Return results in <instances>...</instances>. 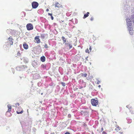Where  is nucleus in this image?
I'll return each mask as SVG.
<instances>
[{"instance_id":"1","label":"nucleus","mask_w":134,"mask_h":134,"mask_svg":"<svg viewBox=\"0 0 134 134\" xmlns=\"http://www.w3.org/2000/svg\"><path fill=\"white\" fill-rule=\"evenodd\" d=\"M9 40L8 42H7V46L8 47V46H9L10 47L11 46V45H13V39L12 37H10L8 38Z\"/></svg>"},{"instance_id":"2","label":"nucleus","mask_w":134,"mask_h":134,"mask_svg":"<svg viewBox=\"0 0 134 134\" xmlns=\"http://www.w3.org/2000/svg\"><path fill=\"white\" fill-rule=\"evenodd\" d=\"M91 103L92 105L93 106H96L98 103V101L97 100L95 99H91Z\"/></svg>"},{"instance_id":"3","label":"nucleus","mask_w":134,"mask_h":134,"mask_svg":"<svg viewBox=\"0 0 134 134\" xmlns=\"http://www.w3.org/2000/svg\"><path fill=\"white\" fill-rule=\"evenodd\" d=\"M27 29L28 30H32L33 29V26L32 24L31 23H28L26 25Z\"/></svg>"},{"instance_id":"4","label":"nucleus","mask_w":134,"mask_h":134,"mask_svg":"<svg viewBox=\"0 0 134 134\" xmlns=\"http://www.w3.org/2000/svg\"><path fill=\"white\" fill-rule=\"evenodd\" d=\"M38 3L36 2H33L32 3V8L34 9L37 8L38 6Z\"/></svg>"},{"instance_id":"5","label":"nucleus","mask_w":134,"mask_h":134,"mask_svg":"<svg viewBox=\"0 0 134 134\" xmlns=\"http://www.w3.org/2000/svg\"><path fill=\"white\" fill-rule=\"evenodd\" d=\"M126 21L128 27H129H129H130L131 26L132 27V25L131 23L130 20L129 18H126Z\"/></svg>"},{"instance_id":"6","label":"nucleus","mask_w":134,"mask_h":134,"mask_svg":"<svg viewBox=\"0 0 134 134\" xmlns=\"http://www.w3.org/2000/svg\"><path fill=\"white\" fill-rule=\"evenodd\" d=\"M126 107L129 108V109H130V108L131 109L130 110V112L132 114H134V109L132 108V107L131 106H130V105H127Z\"/></svg>"},{"instance_id":"7","label":"nucleus","mask_w":134,"mask_h":134,"mask_svg":"<svg viewBox=\"0 0 134 134\" xmlns=\"http://www.w3.org/2000/svg\"><path fill=\"white\" fill-rule=\"evenodd\" d=\"M35 40L37 43H40V39H39V37L38 36H36L35 38Z\"/></svg>"},{"instance_id":"8","label":"nucleus","mask_w":134,"mask_h":134,"mask_svg":"<svg viewBox=\"0 0 134 134\" xmlns=\"http://www.w3.org/2000/svg\"><path fill=\"white\" fill-rule=\"evenodd\" d=\"M55 7H57L58 8H59L60 7H62V5L61 4H59L58 2H57L55 3Z\"/></svg>"},{"instance_id":"9","label":"nucleus","mask_w":134,"mask_h":134,"mask_svg":"<svg viewBox=\"0 0 134 134\" xmlns=\"http://www.w3.org/2000/svg\"><path fill=\"white\" fill-rule=\"evenodd\" d=\"M130 28L129 29V30L130 32V34L131 35H133V29L132 28V26H131L130 27H129Z\"/></svg>"},{"instance_id":"10","label":"nucleus","mask_w":134,"mask_h":134,"mask_svg":"<svg viewBox=\"0 0 134 134\" xmlns=\"http://www.w3.org/2000/svg\"><path fill=\"white\" fill-rule=\"evenodd\" d=\"M7 107L8 108V110L7 112H10L11 111V109H12V107L9 104H8L7 105Z\"/></svg>"},{"instance_id":"11","label":"nucleus","mask_w":134,"mask_h":134,"mask_svg":"<svg viewBox=\"0 0 134 134\" xmlns=\"http://www.w3.org/2000/svg\"><path fill=\"white\" fill-rule=\"evenodd\" d=\"M42 62H44L45 61V58L44 56H43L40 58Z\"/></svg>"},{"instance_id":"12","label":"nucleus","mask_w":134,"mask_h":134,"mask_svg":"<svg viewBox=\"0 0 134 134\" xmlns=\"http://www.w3.org/2000/svg\"><path fill=\"white\" fill-rule=\"evenodd\" d=\"M23 46L24 48L25 49H27L28 48V45L26 43H24L23 44Z\"/></svg>"},{"instance_id":"13","label":"nucleus","mask_w":134,"mask_h":134,"mask_svg":"<svg viewBox=\"0 0 134 134\" xmlns=\"http://www.w3.org/2000/svg\"><path fill=\"white\" fill-rule=\"evenodd\" d=\"M65 45L66 46H69V49H71L72 47V45L71 44H70L69 43H66L65 44Z\"/></svg>"},{"instance_id":"14","label":"nucleus","mask_w":134,"mask_h":134,"mask_svg":"<svg viewBox=\"0 0 134 134\" xmlns=\"http://www.w3.org/2000/svg\"><path fill=\"white\" fill-rule=\"evenodd\" d=\"M89 14L90 13L89 12H87L86 14L84 15V16L83 17V18L84 19L87 17L88 16Z\"/></svg>"},{"instance_id":"15","label":"nucleus","mask_w":134,"mask_h":134,"mask_svg":"<svg viewBox=\"0 0 134 134\" xmlns=\"http://www.w3.org/2000/svg\"><path fill=\"white\" fill-rule=\"evenodd\" d=\"M21 109V111H20L19 110H18V111H16V113L17 114H21L23 112V109H21V108H20Z\"/></svg>"},{"instance_id":"16","label":"nucleus","mask_w":134,"mask_h":134,"mask_svg":"<svg viewBox=\"0 0 134 134\" xmlns=\"http://www.w3.org/2000/svg\"><path fill=\"white\" fill-rule=\"evenodd\" d=\"M62 38L63 41V42L64 43L66 42V40L64 36H62Z\"/></svg>"},{"instance_id":"17","label":"nucleus","mask_w":134,"mask_h":134,"mask_svg":"<svg viewBox=\"0 0 134 134\" xmlns=\"http://www.w3.org/2000/svg\"><path fill=\"white\" fill-rule=\"evenodd\" d=\"M103 130V128L102 127L101 129V130L100 129V128H99V129H98L97 130V131L99 132H102Z\"/></svg>"},{"instance_id":"18","label":"nucleus","mask_w":134,"mask_h":134,"mask_svg":"<svg viewBox=\"0 0 134 134\" xmlns=\"http://www.w3.org/2000/svg\"><path fill=\"white\" fill-rule=\"evenodd\" d=\"M81 76L82 77H86L87 76V74L86 73H85L84 74H81Z\"/></svg>"},{"instance_id":"19","label":"nucleus","mask_w":134,"mask_h":134,"mask_svg":"<svg viewBox=\"0 0 134 134\" xmlns=\"http://www.w3.org/2000/svg\"><path fill=\"white\" fill-rule=\"evenodd\" d=\"M120 130V128L119 126L117 127L115 129V130L117 131H119Z\"/></svg>"},{"instance_id":"20","label":"nucleus","mask_w":134,"mask_h":134,"mask_svg":"<svg viewBox=\"0 0 134 134\" xmlns=\"http://www.w3.org/2000/svg\"><path fill=\"white\" fill-rule=\"evenodd\" d=\"M21 54L20 53V52H18L17 54V57H20L21 56Z\"/></svg>"},{"instance_id":"21","label":"nucleus","mask_w":134,"mask_h":134,"mask_svg":"<svg viewBox=\"0 0 134 134\" xmlns=\"http://www.w3.org/2000/svg\"><path fill=\"white\" fill-rule=\"evenodd\" d=\"M46 66L45 65H44L43 64H42L41 65V67L43 68H46Z\"/></svg>"},{"instance_id":"22","label":"nucleus","mask_w":134,"mask_h":134,"mask_svg":"<svg viewBox=\"0 0 134 134\" xmlns=\"http://www.w3.org/2000/svg\"><path fill=\"white\" fill-rule=\"evenodd\" d=\"M19 105V103H17L15 104V107H18Z\"/></svg>"},{"instance_id":"23","label":"nucleus","mask_w":134,"mask_h":134,"mask_svg":"<svg viewBox=\"0 0 134 134\" xmlns=\"http://www.w3.org/2000/svg\"><path fill=\"white\" fill-rule=\"evenodd\" d=\"M85 52L88 53H89V51L88 49H87L86 50Z\"/></svg>"},{"instance_id":"24","label":"nucleus","mask_w":134,"mask_h":134,"mask_svg":"<svg viewBox=\"0 0 134 134\" xmlns=\"http://www.w3.org/2000/svg\"><path fill=\"white\" fill-rule=\"evenodd\" d=\"M44 47L46 48H48V47L47 44H45V45L44 46Z\"/></svg>"},{"instance_id":"25","label":"nucleus","mask_w":134,"mask_h":134,"mask_svg":"<svg viewBox=\"0 0 134 134\" xmlns=\"http://www.w3.org/2000/svg\"><path fill=\"white\" fill-rule=\"evenodd\" d=\"M61 84H62V85L63 86H65V83L63 82H62Z\"/></svg>"},{"instance_id":"26","label":"nucleus","mask_w":134,"mask_h":134,"mask_svg":"<svg viewBox=\"0 0 134 134\" xmlns=\"http://www.w3.org/2000/svg\"><path fill=\"white\" fill-rule=\"evenodd\" d=\"M94 20V18L93 17H92L90 19V20L91 21H93Z\"/></svg>"},{"instance_id":"27","label":"nucleus","mask_w":134,"mask_h":134,"mask_svg":"<svg viewBox=\"0 0 134 134\" xmlns=\"http://www.w3.org/2000/svg\"><path fill=\"white\" fill-rule=\"evenodd\" d=\"M48 14L49 15H50L51 16L52 15V14L50 13H48Z\"/></svg>"},{"instance_id":"28","label":"nucleus","mask_w":134,"mask_h":134,"mask_svg":"<svg viewBox=\"0 0 134 134\" xmlns=\"http://www.w3.org/2000/svg\"><path fill=\"white\" fill-rule=\"evenodd\" d=\"M64 134H71L69 132H66Z\"/></svg>"},{"instance_id":"29","label":"nucleus","mask_w":134,"mask_h":134,"mask_svg":"<svg viewBox=\"0 0 134 134\" xmlns=\"http://www.w3.org/2000/svg\"><path fill=\"white\" fill-rule=\"evenodd\" d=\"M51 18L52 20H53V19L54 18L52 15L51 16Z\"/></svg>"},{"instance_id":"30","label":"nucleus","mask_w":134,"mask_h":134,"mask_svg":"<svg viewBox=\"0 0 134 134\" xmlns=\"http://www.w3.org/2000/svg\"><path fill=\"white\" fill-rule=\"evenodd\" d=\"M102 134H106V133L105 131H103L102 132Z\"/></svg>"},{"instance_id":"31","label":"nucleus","mask_w":134,"mask_h":134,"mask_svg":"<svg viewBox=\"0 0 134 134\" xmlns=\"http://www.w3.org/2000/svg\"><path fill=\"white\" fill-rule=\"evenodd\" d=\"M89 49L90 50V51H91V46L90 47V48H89Z\"/></svg>"},{"instance_id":"32","label":"nucleus","mask_w":134,"mask_h":134,"mask_svg":"<svg viewBox=\"0 0 134 134\" xmlns=\"http://www.w3.org/2000/svg\"><path fill=\"white\" fill-rule=\"evenodd\" d=\"M83 86H81V87H80L79 88V89H82V88H83Z\"/></svg>"},{"instance_id":"33","label":"nucleus","mask_w":134,"mask_h":134,"mask_svg":"<svg viewBox=\"0 0 134 134\" xmlns=\"http://www.w3.org/2000/svg\"><path fill=\"white\" fill-rule=\"evenodd\" d=\"M49 10V9L48 8H47L46 9V11L47 12Z\"/></svg>"},{"instance_id":"34","label":"nucleus","mask_w":134,"mask_h":134,"mask_svg":"<svg viewBox=\"0 0 134 134\" xmlns=\"http://www.w3.org/2000/svg\"><path fill=\"white\" fill-rule=\"evenodd\" d=\"M98 87L99 88H100L101 87V86L100 85H99L98 86Z\"/></svg>"},{"instance_id":"35","label":"nucleus","mask_w":134,"mask_h":134,"mask_svg":"<svg viewBox=\"0 0 134 134\" xmlns=\"http://www.w3.org/2000/svg\"><path fill=\"white\" fill-rule=\"evenodd\" d=\"M99 83V82H98V83Z\"/></svg>"}]
</instances>
